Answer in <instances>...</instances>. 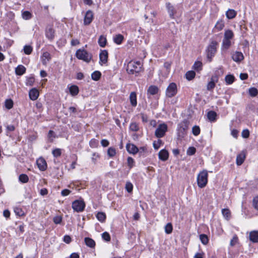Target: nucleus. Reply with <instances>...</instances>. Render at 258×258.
Returning <instances> with one entry per match:
<instances>
[{"mask_svg": "<svg viewBox=\"0 0 258 258\" xmlns=\"http://www.w3.org/2000/svg\"><path fill=\"white\" fill-rule=\"evenodd\" d=\"M143 65L140 61H131L128 62L126 71L129 74L138 75L142 71Z\"/></svg>", "mask_w": 258, "mask_h": 258, "instance_id": "nucleus-1", "label": "nucleus"}, {"mask_svg": "<svg viewBox=\"0 0 258 258\" xmlns=\"http://www.w3.org/2000/svg\"><path fill=\"white\" fill-rule=\"evenodd\" d=\"M218 44L217 41L213 40L207 46L206 51L207 57L210 62L212 61L213 57L216 53Z\"/></svg>", "mask_w": 258, "mask_h": 258, "instance_id": "nucleus-2", "label": "nucleus"}, {"mask_svg": "<svg viewBox=\"0 0 258 258\" xmlns=\"http://www.w3.org/2000/svg\"><path fill=\"white\" fill-rule=\"evenodd\" d=\"M208 173L206 170L200 172L197 176L198 185L200 188L205 187L208 182Z\"/></svg>", "mask_w": 258, "mask_h": 258, "instance_id": "nucleus-3", "label": "nucleus"}, {"mask_svg": "<svg viewBox=\"0 0 258 258\" xmlns=\"http://www.w3.org/2000/svg\"><path fill=\"white\" fill-rule=\"evenodd\" d=\"M75 55L79 59L83 60L86 62H89L92 59V55L84 49H78Z\"/></svg>", "mask_w": 258, "mask_h": 258, "instance_id": "nucleus-4", "label": "nucleus"}, {"mask_svg": "<svg viewBox=\"0 0 258 258\" xmlns=\"http://www.w3.org/2000/svg\"><path fill=\"white\" fill-rule=\"evenodd\" d=\"M166 8L169 17L171 19H174V17L180 13L178 6H174L169 3L166 4Z\"/></svg>", "mask_w": 258, "mask_h": 258, "instance_id": "nucleus-5", "label": "nucleus"}, {"mask_svg": "<svg viewBox=\"0 0 258 258\" xmlns=\"http://www.w3.org/2000/svg\"><path fill=\"white\" fill-rule=\"evenodd\" d=\"M168 130L167 125L165 123L159 124L155 132V135L158 138H161L163 137Z\"/></svg>", "mask_w": 258, "mask_h": 258, "instance_id": "nucleus-6", "label": "nucleus"}, {"mask_svg": "<svg viewBox=\"0 0 258 258\" xmlns=\"http://www.w3.org/2000/svg\"><path fill=\"white\" fill-rule=\"evenodd\" d=\"M177 92V86L174 83L169 84L166 90V96L168 98L174 96Z\"/></svg>", "mask_w": 258, "mask_h": 258, "instance_id": "nucleus-7", "label": "nucleus"}, {"mask_svg": "<svg viewBox=\"0 0 258 258\" xmlns=\"http://www.w3.org/2000/svg\"><path fill=\"white\" fill-rule=\"evenodd\" d=\"M85 207V204L82 201L76 200L73 202L72 208L77 212H82Z\"/></svg>", "mask_w": 258, "mask_h": 258, "instance_id": "nucleus-8", "label": "nucleus"}, {"mask_svg": "<svg viewBox=\"0 0 258 258\" xmlns=\"http://www.w3.org/2000/svg\"><path fill=\"white\" fill-rule=\"evenodd\" d=\"M108 52L106 50H101L99 54V63L101 66L106 64L108 60Z\"/></svg>", "mask_w": 258, "mask_h": 258, "instance_id": "nucleus-9", "label": "nucleus"}, {"mask_svg": "<svg viewBox=\"0 0 258 258\" xmlns=\"http://www.w3.org/2000/svg\"><path fill=\"white\" fill-rule=\"evenodd\" d=\"M93 19V13L91 10H88L86 12L84 18V24L85 25H89L92 21Z\"/></svg>", "mask_w": 258, "mask_h": 258, "instance_id": "nucleus-10", "label": "nucleus"}, {"mask_svg": "<svg viewBox=\"0 0 258 258\" xmlns=\"http://www.w3.org/2000/svg\"><path fill=\"white\" fill-rule=\"evenodd\" d=\"M127 151L133 155L136 154L139 151V148L134 144L128 143L126 145Z\"/></svg>", "mask_w": 258, "mask_h": 258, "instance_id": "nucleus-11", "label": "nucleus"}, {"mask_svg": "<svg viewBox=\"0 0 258 258\" xmlns=\"http://www.w3.org/2000/svg\"><path fill=\"white\" fill-rule=\"evenodd\" d=\"M36 163L40 170L43 171L46 169L47 164L44 158H39L37 160Z\"/></svg>", "mask_w": 258, "mask_h": 258, "instance_id": "nucleus-12", "label": "nucleus"}, {"mask_svg": "<svg viewBox=\"0 0 258 258\" xmlns=\"http://www.w3.org/2000/svg\"><path fill=\"white\" fill-rule=\"evenodd\" d=\"M218 81L217 76H213L211 78V81L208 83L207 86V89L209 91L212 90L215 87V83Z\"/></svg>", "mask_w": 258, "mask_h": 258, "instance_id": "nucleus-13", "label": "nucleus"}, {"mask_svg": "<svg viewBox=\"0 0 258 258\" xmlns=\"http://www.w3.org/2000/svg\"><path fill=\"white\" fill-rule=\"evenodd\" d=\"M158 157L161 161H165L168 159L169 153L166 149H162L159 152Z\"/></svg>", "mask_w": 258, "mask_h": 258, "instance_id": "nucleus-14", "label": "nucleus"}, {"mask_svg": "<svg viewBox=\"0 0 258 258\" xmlns=\"http://www.w3.org/2000/svg\"><path fill=\"white\" fill-rule=\"evenodd\" d=\"M232 58L234 61L239 62L244 59V56L242 52L236 51L232 54Z\"/></svg>", "mask_w": 258, "mask_h": 258, "instance_id": "nucleus-15", "label": "nucleus"}, {"mask_svg": "<svg viewBox=\"0 0 258 258\" xmlns=\"http://www.w3.org/2000/svg\"><path fill=\"white\" fill-rule=\"evenodd\" d=\"M51 58V55L48 52H44L41 56L42 63L43 65H46Z\"/></svg>", "mask_w": 258, "mask_h": 258, "instance_id": "nucleus-16", "label": "nucleus"}, {"mask_svg": "<svg viewBox=\"0 0 258 258\" xmlns=\"http://www.w3.org/2000/svg\"><path fill=\"white\" fill-rule=\"evenodd\" d=\"M29 95L31 100H36L39 96V92L36 88H32L30 90Z\"/></svg>", "mask_w": 258, "mask_h": 258, "instance_id": "nucleus-17", "label": "nucleus"}, {"mask_svg": "<svg viewBox=\"0 0 258 258\" xmlns=\"http://www.w3.org/2000/svg\"><path fill=\"white\" fill-rule=\"evenodd\" d=\"M245 159V154L244 152H241L239 154L237 155L236 157V164L238 166L241 165L244 162Z\"/></svg>", "mask_w": 258, "mask_h": 258, "instance_id": "nucleus-18", "label": "nucleus"}, {"mask_svg": "<svg viewBox=\"0 0 258 258\" xmlns=\"http://www.w3.org/2000/svg\"><path fill=\"white\" fill-rule=\"evenodd\" d=\"M249 239L253 243L258 242V231H252L249 233Z\"/></svg>", "mask_w": 258, "mask_h": 258, "instance_id": "nucleus-19", "label": "nucleus"}, {"mask_svg": "<svg viewBox=\"0 0 258 258\" xmlns=\"http://www.w3.org/2000/svg\"><path fill=\"white\" fill-rule=\"evenodd\" d=\"M224 26L225 23L224 20L220 19L217 22L214 29L218 32L222 30L224 28Z\"/></svg>", "mask_w": 258, "mask_h": 258, "instance_id": "nucleus-20", "label": "nucleus"}, {"mask_svg": "<svg viewBox=\"0 0 258 258\" xmlns=\"http://www.w3.org/2000/svg\"><path fill=\"white\" fill-rule=\"evenodd\" d=\"M46 37L49 40H52L54 37V30L51 27L47 28L45 32Z\"/></svg>", "mask_w": 258, "mask_h": 258, "instance_id": "nucleus-21", "label": "nucleus"}, {"mask_svg": "<svg viewBox=\"0 0 258 258\" xmlns=\"http://www.w3.org/2000/svg\"><path fill=\"white\" fill-rule=\"evenodd\" d=\"M130 100L132 105L135 107L137 105V95L135 92H132L130 95Z\"/></svg>", "mask_w": 258, "mask_h": 258, "instance_id": "nucleus-22", "label": "nucleus"}, {"mask_svg": "<svg viewBox=\"0 0 258 258\" xmlns=\"http://www.w3.org/2000/svg\"><path fill=\"white\" fill-rule=\"evenodd\" d=\"M231 45V40L223 38L221 45V49L222 50H227L230 47Z\"/></svg>", "mask_w": 258, "mask_h": 258, "instance_id": "nucleus-23", "label": "nucleus"}, {"mask_svg": "<svg viewBox=\"0 0 258 258\" xmlns=\"http://www.w3.org/2000/svg\"><path fill=\"white\" fill-rule=\"evenodd\" d=\"M26 72V68L22 65H19L15 69V73L17 75L21 76Z\"/></svg>", "mask_w": 258, "mask_h": 258, "instance_id": "nucleus-24", "label": "nucleus"}, {"mask_svg": "<svg viewBox=\"0 0 258 258\" xmlns=\"http://www.w3.org/2000/svg\"><path fill=\"white\" fill-rule=\"evenodd\" d=\"M187 122L184 121L178 125V131L180 133L183 134L184 132L187 130Z\"/></svg>", "mask_w": 258, "mask_h": 258, "instance_id": "nucleus-25", "label": "nucleus"}, {"mask_svg": "<svg viewBox=\"0 0 258 258\" xmlns=\"http://www.w3.org/2000/svg\"><path fill=\"white\" fill-rule=\"evenodd\" d=\"M217 113L214 111H210L207 113V117L211 122H214L216 120Z\"/></svg>", "mask_w": 258, "mask_h": 258, "instance_id": "nucleus-26", "label": "nucleus"}, {"mask_svg": "<svg viewBox=\"0 0 258 258\" xmlns=\"http://www.w3.org/2000/svg\"><path fill=\"white\" fill-rule=\"evenodd\" d=\"M158 88L157 87L155 86H151L149 87L148 91H147V94L148 95H154L156 94H157L158 92Z\"/></svg>", "mask_w": 258, "mask_h": 258, "instance_id": "nucleus-27", "label": "nucleus"}, {"mask_svg": "<svg viewBox=\"0 0 258 258\" xmlns=\"http://www.w3.org/2000/svg\"><path fill=\"white\" fill-rule=\"evenodd\" d=\"M236 12L233 9H229L226 13V16L228 19L234 18L236 15Z\"/></svg>", "mask_w": 258, "mask_h": 258, "instance_id": "nucleus-28", "label": "nucleus"}, {"mask_svg": "<svg viewBox=\"0 0 258 258\" xmlns=\"http://www.w3.org/2000/svg\"><path fill=\"white\" fill-rule=\"evenodd\" d=\"M234 37L233 32L230 30H227L224 32V39L231 40Z\"/></svg>", "mask_w": 258, "mask_h": 258, "instance_id": "nucleus-29", "label": "nucleus"}, {"mask_svg": "<svg viewBox=\"0 0 258 258\" xmlns=\"http://www.w3.org/2000/svg\"><path fill=\"white\" fill-rule=\"evenodd\" d=\"M85 244L89 247L93 248L95 246V242L93 239L89 237H86L85 238Z\"/></svg>", "mask_w": 258, "mask_h": 258, "instance_id": "nucleus-30", "label": "nucleus"}, {"mask_svg": "<svg viewBox=\"0 0 258 258\" xmlns=\"http://www.w3.org/2000/svg\"><path fill=\"white\" fill-rule=\"evenodd\" d=\"M98 44L99 46L101 47H104L105 46L107 42V39L106 38L103 36L101 35L98 39Z\"/></svg>", "mask_w": 258, "mask_h": 258, "instance_id": "nucleus-31", "label": "nucleus"}, {"mask_svg": "<svg viewBox=\"0 0 258 258\" xmlns=\"http://www.w3.org/2000/svg\"><path fill=\"white\" fill-rule=\"evenodd\" d=\"M70 92L72 96H76L79 93V88L76 85H72L70 87Z\"/></svg>", "mask_w": 258, "mask_h": 258, "instance_id": "nucleus-32", "label": "nucleus"}, {"mask_svg": "<svg viewBox=\"0 0 258 258\" xmlns=\"http://www.w3.org/2000/svg\"><path fill=\"white\" fill-rule=\"evenodd\" d=\"M123 40V36L121 34H117L114 36L113 41L117 44H120Z\"/></svg>", "mask_w": 258, "mask_h": 258, "instance_id": "nucleus-33", "label": "nucleus"}, {"mask_svg": "<svg viewBox=\"0 0 258 258\" xmlns=\"http://www.w3.org/2000/svg\"><path fill=\"white\" fill-rule=\"evenodd\" d=\"M22 18L24 20H30L32 17V14L27 11L22 12Z\"/></svg>", "mask_w": 258, "mask_h": 258, "instance_id": "nucleus-34", "label": "nucleus"}, {"mask_svg": "<svg viewBox=\"0 0 258 258\" xmlns=\"http://www.w3.org/2000/svg\"><path fill=\"white\" fill-rule=\"evenodd\" d=\"M101 73L99 71H95L91 75L92 79L94 81H98L100 79Z\"/></svg>", "mask_w": 258, "mask_h": 258, "instance_id": "nucleus-35", "label": "nucleus"}, {"mask_svg": "<svg viewBox=\"0 0 258 258\" xmlns=\"http://www.w3.org/2000/svg\"><path fill=\"white\" fill-rule=\"evenodd\" d=\"M19 180L22 183H27L29 180L28 176L25 174H21L19 176Z\"/></svg>", "mask_w": 258, "mask_h": 258, "instance_id": "nucleus-36", "label": "nucleus"}, {"mask_svg": "<svg viewBox=\"0 0 258 258\" xmlns=\"http://www.w3.org/2000/svg\"><path fill=\"white\" fill-rule=\"evenodd\" d=\"M200 239L201 242L204 244L206 245L209 242V239L207 235L202 234L200 235Z\"/></svg>", "mask_w": 258, "mask_h": 258, "instance_id": "nucleus-37", "label": "nucleus"}, {"mask_svg": "<svg viewBox=\"0 0 258 258\" xmlns=\"http://www.w3.org/2000/svg\"><path fill=\"white\" fill-rule=\"evenodd\" d=\"M96 218L99 221L103 222L106 219V215L103 212H98L96 215Z\"/></svg>", "mask_w": 258, "mask_h": 258, "instance_id": "nucleus-38", "label": "nucleus"}, {"mask_svg": "<svg viewBox=\"0 0 258 258\" xmlns=\"http://www.w3.org/2000/svg\"><path fill=\"white\" fill-rule=\"evenodd\" d=\"M226 83L228 85L231 84L234 81V77L231 75H228L226 76L225 78Z\"/></svg>", "mask_w": 258, "mask_h": 258, "instance_id": "nucleus-39", "label": "nucleus"}, {"mask_svg": "<svg viewBox=\"0 0 258 258\" xmlns=\"http://www.w3.org/2000/svg\"><path fill=\"white\" fill-rule=\"evenodd\" d=\"M202 66H203V64H202V62H201L200 61H197L194 63L192 68L197 71H199L202 69Z\"/></svg>", "mask_w": 258, "mask_h": 258, "instance_id": "nucleus-40", "label": "nucleus"}, {"mask_svg": "<svg viewBox=\"0 0 258 258\" xmlns=\"http://www.w3.org/2000/svg\"><path fill=\"white\" fill-rule=\"evenodd\" d=\"M196 73L193 71H188L186 74L185 77L187 80H191L195 77Z\"/></svg>", "mask_w": 258, "mask_h": 258, "instance_id": "nucleus-41", "label": "nucleus"}, {"mask_svg": "<svg viewBox=\"0 0 258 258\" xmlns=\"http://www.w3.org/2000/svg\"><path fill=\"white\" fill-rule=\"evenodd\" d=\"M249 94L251 97H255L258 94V90L254 87H251L249 89Z\"/></svg>", "mask_w": 258, "mask_h": 258, "instance_id": "nucleus-42", "label": "nucleus"}, {"mask_svg": "<svg viewBox=\"0 0 258 258\" xmlns=\"http://www.w3.org/2000/svg\"><path fill=\"white\" fill-rule=\"evenodd\" d=\"M223 216L226 220H228L230 217V211L228 209H223L222 210Z\"/></svg>", "mask_w": 258, "mask_h": 258, "instance_id": "nucleus-43", "label": "nucleus"}, {"mask_svg": "<svg viewBox=\"0 0 258 258\" xmlns=\"http://www.w3.org/2000/svg\"><path fill=\"white\" fill-rule=\"evenodd\" d=\"M14 212L15 214L18 216H23L24 215V212L22 210L21 208L19 207H15L14 208Z\"/></svg>", "mask_w": 258, "mask_h": 258, "instance_id": "nucleus-44", "label": "nucleus"}, {"mask_svg": "<svg viewBox=\"0 0 258 258\" xmlns=\"http://www.w3.org/2000/svg\"><path fill=\"white\" fill-rule=\"evenodd\" d=\"M130 129L133 132L138 131L139 130L138 124L135 122H132L130 125Z\"/></svg>", "mask_w": 258, "mask_h": 258, "instance_id": "nucleus-45", "label": "nucleus"}, {"mask_svg": "<svg viewBox=\"0 0 258 258\" xmlns=\"http://www.w3.org/2000/svg\"><path fill=\"white\" fill-rule=\"evenodd\" d=\"M127 164L129 168L131 169L135 166V162L134 159L131 157H128L127 159Z\"/></svg>", "mask_w": 258, "mask_h": 258, "instance_id": "nucleus-46", "label": "nucleus"}, {"mask_svg": "<svg viewBox=\"0 0 258 258\" xmlns=\"http://www.w3.org/2000/svg\"><path fill=\"white\" fill-rule=\"evenodd\" d=\"M100 155L99 154L97 153H94L92 154V156L91 157V160L92 162L95 164H96L97 161L100 159Z\"/></svg>", "mask_w": 258, "mask_h": 258, "instance_id": "nucleus-47", "label": "nucleus"}, {"mask_svg": "<svg viewBox=\"0 0 258 258\" xmlns=\"http://www.w3.org/2000/svg\"><path fill=\"white\" fill-rule=\"evenodd\" d=\"M99 142L95 139H92L89 142L90 146L92 148H97L98 146Z\"/></svg>", "mask_w": 258, "mask_h": 258, "instance_id": "nucleus-48", "label": "nucleus"}, {"mask_svg": "<svg viewBox=\"0 0 258 258\" xmlns=\"http://www.w3.org/2000/svg\"><path fill=\"white\" fill-rule=\"evenodd\" d=\"M116 154V150L113 147H110L107 150V155L110 157L114 156Z\"/></svg>", "mask_w": 258, "mask_h": 258, "instance_id": "nucleus-49", "label": "nucleus"}, {"mask_svg": "<svg viewBox=\"0 0 258 258\" xmlns=\"http://www.w3.org/2000/svg\"><path fill=\"white\" fill-rule=\"evenodd\" d=\"M173 230L172 225L171 223H167L165 226V231L167 234H170Z\"/></svg>", "mask_w": 258, "mask_h": 258, "instance_id": "nucleus-50", "label": "nucleus"}, {"mask_svg": "<svg viewBox=\"0 0 258 258\" xmlns=\"http://www.w3.org/2000/svg\"><path fill=\"white\" fill-rule=\"evenodd\" d=\"M62 217L60 215H56L53 218V221L55 224H59L62 222Z\"/></svg>", "mask_w": 258, "mask_h": 258, "instance_id": "nucleus-51", "label": "nucleus"}, {"mask_svg": "<svg viewBox=\"0 0 258 258\" xmlns=\"http://www.w3.org/2000/svg\"><path fill=\"white\" fill-rule=\"evenodd\" d=\"M5 106L8 109H11L13 106V102L11 99H7L5 101Z\"/></svg>", "mask_w": 258, "mask_h": 258, "instance_id": "nucleus-52", "label": "nucleus"}, {"mask_svg": "<svg viewBox=\"0 0 258 258\" xmlns=\"http://www.w3.org/2000/svg\"><path fill=\"white\" fill-rule=\"evenodd\" d=\"M32 47L30 45H25L24 47V51L26 54L29 55L32 51Z\"/></svg>", "mask_w": 258, "mask_h": 258, "instance_id": "nucleus-53", "label": "nucleus"}, {"mask_svg": "<svg viewBox=\"0 0 258 258\" xmlns=\"http://www.w3.org/2000/svg\"><path fill=\"white\" fill-rule=\"evenodd\" d=\"M192 133L195 136H198L200 133V127L197 125H195L193 126L192 128Z\"/></svg>", "mask_w": 258, "mask_h": 258, "instance_id": "nucleus-54", "label": "nucleus"}, {"mask_svg": "<svg viewBox=\"0 0 258 258\" xmlns=\"http://www.w3.org/2000/svg\"><path fill=\"white\" fill-rule=\"evenodd\" d=\"M125 188L128 192H131L133 188L132 183L130 182H127L125 184Z\"/></svg>", "mask_w": 258, "mask_h": 258, "instance_id": "nucleus-55", "label": "nucleus"}, {"mask_svg": "<svg viewBox=\"0 0 258 258\" xmlns=\"http://www.w3.org/2000/svg\"><path fill=\"white\" fill-rule=\"evenodd\" d=\"M161 144H162V141L160 139H158L157 142H154L153 144L154 148L155 150H158L160 148Z\"/></svg>", "mask_w": 258, "mask_h": 258, "instance_id": "nucleus-56", "label": "nucleus"}, {"mask_svg": "<svg viewBox=\"0 0 258 258\" xmlns=\"http://www.w3.org/2000/svg\"><path fill=\"white\" fill-rule=\"evenodd\" d=\"M196 151V149L194 147H190L188 148L187 150V154L189 156L193 155L195 154Z\"/></svg>", "mask_w": 258, "mask_h": 258, "instance_id": "nucleus-57", "label": "nucleus"}, {"mask_svg": "<svg viewBox=\"0 0 258 258\" xmlns=\"http://www.w3.org/2000/svg\"><path fill=\"white\" fill-rule=\"evenodd\" d=\"M102 237L104 240L106 241H109L110 240V235L107 232H104L102 234Z\"/></svg>", "mask_w": 258, "mask_h": 258, "instance_id": "nucleus-58", "label": "nucleus"}, {"mask_svg": "<svg viewBox=\"0 0 258 258\" xmlns=\"http://www.w3.org/2000/svg\"><path fill=\"white\" fill-rule=\"evenodd\" d=\"M52 155L55 157H58L61 155V152L60 149H55L52 151Z\"/></svg>", "mask_w": 258, "mask_h": 258, "instance_id": "nucleus-59", "label": "nucleus"}, {"mask_svg": "<svg viewBox=\"0 0 258 258\" xmlns=\"http://www.w3.org/2000/svg\"><path fill=\"white\" fill-rule=\"evenodd\" d=\"M241 136L243 138H248L249 136V131L247 129L243 130L241 133Z\"/></svg>", "mask_w": 258, "mask_h": 258, "instance_id": "nucleus-60", "label": "nucleus"}, {"mask_svg": "<svg viewBox=\"0 0 258 258\" xmlns=\"http://www.w3.org/2000/svg\"><path fill=\"white\" fill-rule=\"evenodd\" d=\"M238 242V237L237 236H234L230 241V245L233 246L235 245Z\"/></svg>", "mask_w": 258, "mask_h": 258, "instance_id": "nucleus-61", "label": "nucleus"}, {"mask_svg": "<svg viewBox=\"0 0 258 258\" xmlns=\"http://www.w3.org/2000/svg\"><path fill=\"white\" fill-rule=\"evenodd\" d=\"M253 206L255 209L258 210V197H256L253 199Z\"/></svg>", "mask_w": 258, "mask_h": 258, "instance_id": "nucleus-62", "label": "nucleus"}, {"mask_svg": "<svg viewBox=\"0 0 258 258\" xmlns=\"http://www.w3.org/2000/svg\"><path fill=\"white\" fill-rule=\"evenodd\" d=\"M231 135L235 139H237L238 136V132L237 130L233 129L231 131Z\"/></svg>", "mask_w": 258, "mask_h": 258, "instance_id": "nucleus-63", "label": "nucleus"}, {"mask_svg": "<svg viewBox=\"0 0 258 258\" xmlns=\"http://www.w3.org/2000/svg\"><path fill=\"white\" fill-rule=\"evenodd\" d=\"M101 144L103 147H106L109 145V142L106 139H103L101 141Z\"/></svg>", "mask_w": 258, "mask_h": 258, "instance_id": "nucleus-64", "label": "nucleus"}]
</instances>
